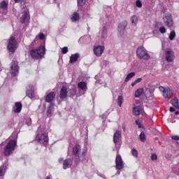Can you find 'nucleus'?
I'll list each match as a JSON object with an SVG mask.
<instances>
[{"mask_svg": "<svg viewBox=\"0 0 179 179\" xmlns=\"http://www.w3.org/2000/svg\"><path fill=\"white\" fill-rule=\"evenodd\" d=\"M86 152H87V149H85L82 151V148L78 144L73 148V153L75 159L74 162L76 164L80 163V162L86 160Z\"/></svg>", "mask_w": 179, "mask_h": 179, "instance_id": "obj_1", "label": "nucleus"}, {"mask_svg": "<svg viewBox=\"0 0 179 179\" xmlns=\"http://www.w3.org/2000/svg\"><path fill=\"white\" fill-rule=\"evenodd\" d=\"M17 146V141L10 140L4 147L3 153L6 156H10Z\"/></svg>", "mask_w": 179, "mask_h": 179, "instance_id": "obj_2", "label": "nucleus"}, {"mask_svg": "<svg viewBox=\"0 0 179 179\" xmlns=\"http://www.w3.org/2000/svg\"><path fill=\"white\" fill-rule=\"evenodd\" d=\"M30 55L33 59H40V58L45 55V47L40 46L36 49H32L30 51Z\"/></svg>", "mask_w": 179, "mask_h": 179, "instance_id": "obj_3", "label": "nucleus"}, {"mask_svg": "<svg viewBox=\"0 0 179 179\" xmlns=\"http://www.w3.org/2000/svg\"><path fill=\"white\" fill-rule=\"evenodd\" d=\"M30 19V13H29V8L26 6V3L21 5V16H20V22L26 23L29 22Z\"/></svg>", "mask_w": 179, "mask_h": 179, "instance_id": "obj_4", "label": "nucleus"}, {"mask_svg": "<svg viewBox=\"0 0 179 179\" xmlns=\"http://www.w3.org/2000/svg\"><path fill=\"white\" fill-rule=\"evenodd\" d=\"M136 55L140 59H150V55L148 53V50L143 46L137 48Z\"/></svg>", "mask_w": 179, "mask_h": 179, "instance_id": "obj_5", "label": "nucleus"}, {"mask_svg": "<svg viewBox=\"0 0 179 179\" xmlns=\"http://www.w3.org/2000/svg\"><path fill=\"white\" fill-rule=\"evenodd\" d=\"M7 48L10 51V52H13L16 51L17 48V41H16V38L13 36H11L8 41Z\"/></svg>", "mask_w": 179, "mask_h": 179, "instance_id": "obj_6", "label": "nucleus"}, {"mask_svg": "<svg viewBox=\"0 0 179 179\" xmlns=\"http://www.w3.org/2000/svg\"><path fill=\"white\" fill-rule=\"evenodd\" d=\"M121 135L122 133L120 130H117L113 135V142L117 150L121 148Z\"/></svg>", "mask_w": 179, "mask_h": 179, "instance_id": "obj_7", "label": "nucleus"}, {"mask_svg": "<svg viewBox=\"0 0 179 179\" xmlns=\"http://www.w3.org/2000/svg\"><path fill=\"white\" fill-rule=\"evenodd\" d=\"M165 54V59L167 62H173L174 61V52L171 48H166L164 50Z\"/></svg>", "mask_w": 179, "mask_h": 179, "instance_id": "obj_8", "label": "nucleus"}, {"mask_svg": "<svg viewBox=\"0 0 179 179\" xmlns=\"http://www.w3.org/2000/svg\"><path fill=\"white\" fill-rule=\"evenodd\" d=\"M36 141L39 143L45 145L48 143V134L45 133L38 134L36 137Z\"/></svg>", "mask_w": 179, "mask_h": 179, "instance_id": "obj_9", "label": "nucleus"}, {"mask_svg": "<svg viewBox=\"0 0 179 179\" xmlns=\"http://www.w3.org/2000/svg\"><path fill=\"white\" fill-rule=\"evenodd\" d=\"M19 63L16 60H13L11 62L10 70V72L12 76H17L19 73Z\"/></svg>", "mask_w": 179, "mask_h": 179, "instance_id": "obj_10", "label": "nucleus"}, {"mask_svg": "<svg viewBox=\"0 0 179 179\" xmlns=\"http://www.w3.org/2000/svg\"><path fill=\"white\" fill-rule=\"evenodd\" d=\"M163 20L165 26H167V27H173V17L170 13H165L163 17Z\"/></svg>", "mask_w": 179, "mask_h": 179, "instance_id": "obj_11", "label": "nucleus"}, {"mask_svg": "<svg viewBox=\"0 0 179 179\" xmlns=\"http://www.w3.org/2000/svg\"><path fill=\"white\" fill-rule=\"evenodd\" d=\"M78 88L80 96H82L87 91V84L84 81L79 82L78 83Z\"/></svg>", "mask_w": 179, "mask_h": 179, "instance_id": "obj_12", "label": "nucleus"}, {"mask_svg": "<svg viewBox=\"0 0 179 179\" xmlns=\"http://www.w3.org/2000/svg\"><path fill=\"white\" fill-rule=\"evenodd\" d=\"M115 164L117 170H122V169H124V162L120 154H117L116 155Z\"/></svg>", "mask_w": 179, "mask_h": 179, "instance_id": "obj_13", "label": "nucleus"}, {"mask_svg": "<svg viewBox=\"0 0 179 179\" xmlns=\"http://www.w3.org/2000/svg\"><path fill=\"white\" fill-rule=\"evenodd\" d=\"M8 13V1H3L0 3V13L6 15Z\"/></svg>", "mask_w": 179, "mask_h": 179, "instance_id": "obj_14", "label": "nucleus"}, {"mask_svg": "<svg viewBox=\"0 0 179 179\" xmlns=\"http://www.w3.org/2000/svg\"><path fill=\"white\" fill-rule=\"evenodd\" d=\"M127 26H128V22L127 21H123L118 25V33L120 36H123L125 31V29H127Z\"/></svg>", "mask_w": 179, "mask_h": 179, "instance_id": "obj_15", "label": "nucleus"}, {"mask_svg": "<svg viewBox=\"0 0 179 179\" xmlns=\"http://www.w3.org/2000/svg\"><path fill=\"white\" fill-rule=\"evenodd\" d=\"M104 46L98 45L94 47V52L96 57H101V55H103V52H104Z\"/></svg>", "mask_w": 179, "mask_h": 179, "instance_id": "obj_16", "label": "nucleus"}, {"mask_svg": "<svg viewBox=\"0 0 179 179\" xmlns=\"http://www.w3.org/2000/svg\"><path fill=\"white\" fill-rule=\"evenodd\" d=\"M27 96L29 99H34V87L32 85H29L27 87Z\"/></svg>", "mask_w": 179, "mask_h": 179, "instance_id": "obj_17", "label": "nucleus"}, {"mask_svg": "<svg viewBox=\"0 0 179 179\" xmlns=\"http://www.w3.org/2000/svg\"><path fill=\"white\" fill-rule=\"evenodd\" d=\"M68 97V88L65 86L62 87L59 92V98L64 100Z\"/></svg>", "mask_w": 179, "mask_h": 179, "instance_id": "obj_18", "label": "nucleus"}, {"mask_svg": "<svg viewBox=\"0 0 179 179\" xmlns=\"http://www.w3.org/2000/svg\"><path fill=\"white\" fill-rule=\"evenodd\" d=\"M133 114L134 115L138 116L141 114H143V108L141 106H137L133 108Z\"/></svg>", "mask_w": 179, "mask_h": 179, "instance_id": "obj_19", "label": "nucleus"}, {"mask_svg": "<svg viewBox=\"0 0 179 179\" xmlns=\"http://www.w3.org/2000/svg\"><path fill=\"white\" fill-rule=\"evenodd\" d=\"M72 166V159H66L63 161V169L66 170V169H69Z\"/></svg>", "mask_w": 179, "mask_h": 179, "instance_id": "obj_20", "label": "nucleus"}, {"mask_svg": "<svg viewBox=\"0 0 179 179\" xmlns=\"http://www.w3.org/2000/svg\"><path fill=\"white\" fill-rule=\"evenodd\" d=\"M54 99H55V92H52L46 95L45 101L46 103H51Z\"/></svg>", "mask_w": 179, "mask_h": 179, "instance_id": "obj_21", "label": "nucleus"}, {"mask_svg": "<svg viewBox=\"0 0 179 179\" xmlns=\"http://www.w3.org/2000/svg\"><path fill=\"white\" fill-rule=\"evenodd\" d=\"M79 58H80V55L79 53L71 55L69 60L70 64H73V62H76L78 59H79Z\"/></svg>", "mask_w": 179, "mask_h": 179, "instance_id": "obj_22", "label": "nucleus"}, {"mask_svg": "<svg viewBox=\"0 0 179 179\" xmlns=\"http://www.w3.org/2000/svg\"><path fill=\"white\" fill-rule=\"evenodd\" d=\"M54 103H50L49 107L48 108L47 110V115L48 117H51L54 113Z\"/></svg>", "mask_w": 179, "mask_h": 179, "instance_id": "obj_23", "label": "nucleus"}, {"mask_svg": "<svg viewBox=\"0 0 179 179\" xmlns=\"http://www.w3.org/2000/svg\"><path fill=\"white\" fill-rule=\"evenodd\" d=\"M38 38H39V40H44V38H45V35H44L43 33H39V34L38 36H36L35 40L31 43V45L33 47V45H35L36 44V41H37Z\"/></svg>", "mask_w": 179, "mask_h": 179, "instance_id": "obj_24", "label": "nucleus"}, {"mask_svg": "<svg viewBox=\"0 0 179 179\" xmlns=\"http://www.w3.org/2000/svg\"><path fill=\"white\" fill-rule=\"evenodd\" d=\"M67 92L70 97H73L76 95V88H75V87H71Z\"/></svg>", "mask_w": 179, "mask_h": 179, "instance_id": "obj_25", "label": "nucleus"}, {"mask_svg": "<svg viewBox=\"0 0 179 179\" xmlns=\"http://www.w3.org/2000/svg\"><path fill=\"white\" fill-rule=\"evenodd\" d=\"M132 26H136L138 24V16L132 15L130 18Z\"/></svg>", "mask_w": 179, "mask_h": 179, "instance_id": "obj_26", "label": "nucleus"}, {"mask_svg": "<svg viewBox=\"0 0 179 179\" xmlns=\"http://www.w3.org/2000/svg\"><path fill=\"white\" fill-rule=\"evenodd\" d=\"M15 107L16 108L14 110V113H19L20 111H22V103L17 102L15 103Z\"/></svg>", "mask_w": 179, "mask_h": 179, "instance_id": "obj_27", "label": "nucleus"}, {"mask_svg": "<svg viewBox=\"0 0 179 179\" xmlns=\"http://www.w3.org/2000/svg\"><path fill=\"white\" fill-rule=\"evenodd\" d=\"M143 94V88H140L136 90L134 96L135 97L138 98V97H141V96H142Z\"/></svg>", "mask_w": 179, "mask_h": 179, "instance_id": "obj_28", "label": "nucleus"}, {"mask_svg": "<svg viewBox=\"0 0 179 179\" xmlns=\"http://www.w3.org/2000/svg\"><path fill=\"white\" fill-rule=\"evenodd\" d=\"M171 93V90H170V88H166V90L163 92V96L164 99H168V97H170Z\"/></svg>", "mask_w": 179, "mask_h": 179, "instance_id": "obj_29", "label": "nucleus"}, {"mask_svg": "<svg viewBox=\"0 0 179 179\" xmlns=\"http://www.w3.org/2000/svg\"><path fill=\"white\" fill-rule=\"evenodd\" d=\"M171 103L172 106H173V107H175L176 108H179L178 99H177V98H174L173 99H172L171 101Z\"/></svg>", "mask_w": 179, "mask_h": 179, "instance_id": "obj_30", "label": "nucleus"}, {"mask_svg": "<svg viewBox=\"0 0 179 179\" xmlns=\"http://www.w3.org/2000/svg\"><path fill=\"white\" fill-rule=\"evenodd\" d=\"M134 76H135V72H131V73H129L125 80H124V82H129V80H131V79H132V78H134Z\"/></svg>", "mask_w": 179, "mask_h": 179, "instance_id": "obj_31", "label": "nucleus"}, {"mask_svg": "<svg viewBox=\"0 0 179 179\" xmlns=\"http://www.w3.org/2000/svg\"><path fill=\"white\" fill-rule=\"evenodd\" d=\"M79 19H80L79 14H78V13H74L73 14V16L71 17V21L77 22V20H79Z\"/></svg>", "mask_w": 179, "mask_h": 179, "instance_id": "obj_32", "label": "nucleus"}, {"mask_svg": "<svg viewBox=\"0 0 179 179\" xmlns=\"http://www.w3.org/2000/svg\"><path fill=\"white\" fill-rule=\"evenodd\" d=\"M101 32L102 34L103 38H106V37L107 36V27H103Z\"/></svg>", "mask_w": 179, "mask_h": 179, "instance_id": "obj_33", "label": "nucleus"}, {"mask_svg": "<svg viewBox=\"0 0 179 179\" xmlns=\"http://www.w3.org/2000/svg\"><path fill=\"white\" fill-rule=\"evenodd\" d=\"M5 171H6V166H2L0 167V177L5 176Z\"/></svg>", "mask_w": 179, "mask_h": 179, "instance_id": "obj_34", "label": "nucleus"}, {"mask_svg": "<svg viewBox=\"0 0 179 179\" xmlns=\"http://www.w3.org/2000/svg\"><path fill=\"white\" fill-rule=\"evenodd\" d=\"M139 138L141 142H145V141H146V136L145 135V132H143V131L141 132Z\"/></svg>", "mask_w": 179, "mask_h": 179, "instance_id": "obj_35", "label": "nucleus"}, {"mask_svg": "<svg viewBox=\"0 0 179 179\" xmlns=\"http://www.w3.org/2000/svg\"><path fill=\"white\" fill-rule=\"evenodd\" d=\"M169 38L171 41H173V40H174V38H176V31H171Z\"/></svg>", "mask_w": 179, "mask_h": 179, "instance_id": "obj_36", "label": "nucleus"}, {"mask_svg": "<svg viewBox=\"0 0 179 179\" xmlns=\"http://www.w3.org/2000/svg\"><path fill=\"white\" fill-rule=\"evenodd\" d=\"M122 101H124V97H122V96H119L117 98V103L119 107H121V106H122Z\"/></svg>", "mask_w": 179, "mask_h": 179, "instance_id": "obj_37", "label": "nucleus"}, {"mask_svg": "<svg viewBox=\"0 0 179 179\" xmlns=\"http://www.w3.org/2000/svg\"><path fill=\"white\" fill-rule=\"evenodd\" d=\"M141 82H142V79L141 78H137L134 82L131 83L132 87L137 85V83H141Z\"/></svg>", "mask_w": 179, "mask_h": 179, "instance_id": "obj_38", "label": "nucleus"}, {"mask_svg": "<svg viewBox=\"0 0 179 179\" xmlns=\"http://www.w3.org/2000/svg\"><path fill=\"white\" fill-rule=\"evenodd\" d=\"M78 6H84L85 3H86V0H77Z\"/></svg>", "mask_w": 179, "mask_h": 179, "instance_id": "obj_39", "label": "nucleus"}, {"mask_svg": "<svg viewBox=\"0 0 179 179\" xmlns=\"http://www.w3.org/2000/svg\"><path fill=\"white\" fill-rule=\"evenodd\" d=\"M159 30L162 33V34H164V33H166V31H167V29H166V27H159Z\"/></svg>", "mask_w": 179, "mask_h": 179, "instance_id": "obj_40", "label": "nucleus"}, {"mask_svg": "<svg viewBox=\"0 0 179 179\" xmlns=\"http://www.w3.org/2000/svg\"><path fill=\"white\" fill-rule=\"evenodd\" d=\"M131 153L134 157H138V151L136 149H133Z\"/></svg>", "mask_w": 179, "mask_h": 179, "instance_id": "obj_41", "label": "nucleus"}, {"mask_svg": "<svg viewBox=\"0 0 179 179\" xmlns=\"http://www.w3.org/2000/svg\"><path fill=\"white\" fill-rule=\"evenodd\" d=\"M136 6H137V8H141L142 6V2L141 1V0H137L136 1Z\"/></svg>", "mask_w": 179, "mask_h": 179, "instance_id": "obj_42", "label": "nucleus"}, {"mask_svg": "<svg viewBox=\"0 0 179 179\" xmlns=\"http://www.w3.org/2000/svg\"><path fill=\"white\" fill-rule=\"evenodd\" d=\"M26 124L27 125H28V127H29V125H31V118L30 117L27 118Z\"/></svg>", "mask_w": 179, "mask_h": 179, "instance_id": "obj_43", "label": "nucleus"}, {"mask_svg": "<svg viewBox=\"0 0 179 179\" xmlns=\"http://www.w3.org/2000/svg\"><path fill=\"white\" fill-rule=\"evenodd\" d=\"M62 54H66L68 52V47H64L62 49Z\"/></svg>", "mask_w": 179, "mask_h": 179, "instance_id": "obj_44", "label": "nucleus"}, {"mask_svg": "<svg viewBox=\"0 0 179 179\" xmlns=\"http://www.w3.org/2000/svg\"><path fill=\"white\" fill-rule=\"evenodd\" d=\"M152 160H157V155L156 154H152L151 155Z\"/></svg>", "mask_w": 179, "mask_h": 179, "instance_id": "obj_45", "label": "nucleus"}, {"mask_svg": "<svg viewBox=\"0 0 179 179\" xmlns=\"http://www.w3.org/2000/svg\"><path fill=\"white\" fill-rule=\"evenodd\" d=\"M171 139H173V141H179V136H172Z\"/></svg>", "mask_w": 179, "mask_h": 179, "instance_id": "obj_46", "label": "nucleus"}, {"mask_svg": "<svg viewBox=\"0 0 179 179\" xmlns=\"http://www.w3.org/2000/svg\"><path fill=\"white\" fill-rule=\"evenodd\" d=\"M160 92H162V93H164V91L166 90V88H164V87H159Z\"/></svg>", "mask_w": 179, "mask_h": 179, "instance_id": "obj_47", "label": "nucleus"}, {"mask_svg": "<svg viewBox=\"0 0 179 179\" xmlns=\"http://www.w3.org/2000/svg\"><path fill=\"white\" fill-rule=\"evenodd\" d=\"M169 111H171V113H174V111H176V108H173V107H171L169 108Z\"/></svg>", "mask_w": 179, "mask_h": 179, "instance_id": "obj_48", "label": "nucleus"}, {"mask_svg": "<svg viewBox=\"0 0 179 179\" xmlns=\"http://www.w3.org/2000/svg\"><path fill=\"white\" fill-rule=\"evenodd\" d=\"M136 124L138 125V128H141V123L139 122L138 120H136Z\"/></svg>", "mask_w": 179, "mask_h": 179, "instance_id": "obj_49", "label": "nucleus"}, {"mask_svg": "<svg viewBox=\"0 0 179 179\" xmlns=\"http://www.w3.org/2000/svg\"><path fill=\"white\" fill-rule=\"evenodd\" d=\"M15 3H19L22 0H14Z\"/></svg>", "mask_w": 179, "mask_h": 179, "instance_id": "obj_50", "label": "nucleus"}, {"mask_svg": "<svg viewBox=\"0 0 179 179\" xmlns=\"http://www.w3.org/2000/svg\"><path fill=\"white\" fill-rule=\"evenodd\" d=\"M59 162L60 163H62V162H64V159H62V158L59 159Z\"/></svg>", "mask_w": 179, "mask_h": 179, "instance_id": "obj_51", "label": "nucleus"}, {"mask_svg": "<svg viewBox=\"0 0 179 179\" xmlns=\"http://www.w3.org/2000/svg\"><path fill=\"white\" fill-rule=\"evenodd\" d=\"M175 114H176V115H178L179 112H178V111H176V112L175 113Z\"/></svg>", "mask_w": 179, "mask_h": 179, "instance_id": "obj_52", "label": "nucleus"}, {"mask_svg": "<svg viewBox=\"0 0 179 179\" xmlns=\"http://www.w3.org/2000/svg\"><path fill=\"white\" fill-rule=\"evenodd\" d=\"M123 131H125V126H122Z\"/></svg>", "mask_w": 179, "mask_h": 179, "instance_id": "obj_53", "label": "nucleus"}, {"mask_svg": "<svg viewBox=\"0 0 179 179\" xmlns=\"http://www.w3.org/2000/svg\"><path fill=\"white\" fill-rule=\"evenodd\" d=\"M121 172L120 171H117V174L120 175Z\"/></svg>", "mask_w": 179, "mask_h": 179, "instance_id": "obj_54", "label": "nucleus"}, {"mask_svg": "<svg viewBox=\"0 0 179 179\" xmlns=\"http://www.w3.org/2000/svg\"><path fill=\"white\" fill-rule=\"evenodd\" d=\"M45 179H50V176L46 177Z\"/></svg>", "mask_w": 179, "mask_h": 179, "instance_id": "obj_55", "label": "nucleus"}, {"mask_svg": "<svg viewBox=\"0 0 179 179\" xmlns=\"http://www.w3.org/2000/svg\"><path fill=\"white\" fill-rule=\"evenodd\" d=\"M164 48V46L162 45V49Z\"/></svg>", "mask_w": 179, "mask_h": 179, "instance_id": "obj_56", "label": "nucleus"}]
</instances>
